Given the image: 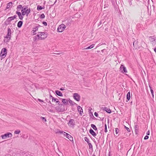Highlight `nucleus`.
<instances>
[{
	"label": "nucleus",
	"instance_id": "58",
	"mask_svg": "<svg viewBox=\"0 0 156 156\" xmlns=\"http://www.w3.org/2000/svg\"><path fill=\"white\" fill-rule=\"evenodd\" d=\"M56 2H57V0H55V2H54V4H53V5H54V4L55 3H56Z\"/></svg>",
	"mask_w": 156,
	"mask_h": 156
},
{
	"label": "nucleus",
	"instance_id": "20",
	"mask_svg": "<svg viewBox=\"0 0 156 156\" xmlns=\"http://www.w3.org/2000/svg\"><path fill=\"white\" fill-rule=\"evenodd\" d=\"M23 24V22L22 21H20L17 23V26L18 28H20Z\"/></svg>",
	"mask_w": 156,
	"mask_h": 156
},
{
	"label": "nucleus",
	"instance_id": "55",
	"mask_svg": "<svg viewBox=\"0 0 156 156\" xmlns=\"http://www.w3.org/2000/svg\"><path fill=\"white\" fill-rule=\"evenodd\" d=\"M59 100H60V101H62V99H63L61 98H59Z\"/></svg>",
	"mask_w": 156,
	"mask_h": 156
},
{
	"label": "nucleus",
	"instance_id": "13",
	"mask_svg": "<svg viewBox=\"0 0 156 156\" xmlns=\"http://www.w3.org/2000/svg\"><path fill=\"white\" fill-rule=\"evenodd\" d=\"M77 110L80 115H82L83 112V110L82 108L80 106H78L77 108Z\"/></svg>",
	"mask_w": 156,
	"mask_h": 156
},
{
	"label": "nucleus",
	"instance_id": "40",
	"mask_svg": "<svg viewBox=\"0 0 156 156\" xmlns=\"http://www.w3.org/2000/svg\"><path fill=\"white\" fill-rule=\"evenodd\" d=\"M119 131V129H118L117 128L116 129L115 132H116V134H117L118 133Z\"/></svg>",
	"mask_w": 156,
	"mask_h": 156
},
{
	"label": "nucleus",
	"instance_id": "61",
	"mask_svg": "<svg viewBox=\"0 0 156 156\" xmlns=\"http://www.w3.org/2000/svg\"><path fill=\"white\" fill-rule=\"evenodd\" d=\"M97 52H98V53H99V52H100V51H97Z\"/></svg>",
	"mask_w": 156,
	"mask_h": 156
},
{
	"label": "nucleus",
	"instance_id": "23",
	"mask_svg": "<svg viewBox=\"0 0 156 156\" xmlns=\"http://www.w3.org/2000/svg\"><path fill=\"white\" fill-rule=\"evenodd\" d=\"M94 46V44H92L90 45V46H89V47H87L86 48H84V49H90L92 48H93Z\"/></svg>",
	"mask_w": 156,
	"mask_h": 156
},
{
	"label": "nucleus",
	"instance_id": "59",
	"mask_svg": "<svg viewBox=\"0 0 156 156\" xmlns=\"http://www.w3.org/2000/svg\"><path fill=\"white\" fill-rule=\"evenodd\" d=\"M98 142L99 143H100V140H98Z\"/></svg>",
	"mask_w": 156,
	"mask_h": 156
},
{
	"label": "nucleus",
	"instance_id": "26",
	"mask_svg": "<svg viewBox=\"0 0 156 156\" xmlns=\"http://www.w3.org/2000/svg\"><path fill=\"white\" fill-rule=\"evenodd\" d=\"M150 40L151 42H153L154 41H155V39L153 37V36H150L149 37Z\"/></svg>",
	"mask_w": 156,
	"mask_h": 156
},
{
	"label": "nucleus",
	"instance_id": "9",
	"mask_svg": "<svg viewBox=\"0 0 156 156\" xmlns=\"http://www.w3.org/2000/svg\"><path fill=\"white\" fill-rule=\"evenodd\" d=\"M68 124L71 127H74L75 125L74 120L70 119L68 123Z\"/></svg>",
	"mask_w": 156,
	"mask_h": 156
},
{
	"label": "nucleus",
	"instance_id": "11",
	"mask_svg": "<svg viewBox=\"0 0 156 156\" xmlns=\"http://www.w3.org/2000/svg\"><path fill=\"white\" fill-rule=\"evenodd\" d=\"M64 136H65L66 138L69 139L70 141H73V138L72 136L67 133H65V135H64Z\"/></svg>",
	"mask_w": 156,
	"mask_h": 156
},
{
	"label": "nucleus",
	"instance_id": "22",
	"mask_svg": "<svg viewBox=\"0 0 156 156\" xmlns=\"http://www.w3.org/2000/svg\"><path fill=\"white\" fill-rule=\"evenodd\" d=\"M68 102L69 103H70L71 105H77V104H76L73 101H72L71 100H70V99H69L68 100Z\"/></svg>",
	"mask_w": 156,
	"mask_h": 156
},
{
	"label": "nucleus",
	"instance_id": "16",
	"mask_svg": "<svg viewBox=\"0 0 156 156\" xmlns=\"http://www.w3.org/2000/svg\"><path fill=\"white\" fill-rule=\"evenodd\" d=\"M102 109L108 113H111L112 112L111 110L109 108L106 107H102Z\"/></svg>",
	"mask_w": 156,
	"mask_h": 156
},
{
	"label": "nucleus",
	"instance_id": "21",
	"mask_svg": "<svg viewBox=\"0 0 156 156\" xmlns=\"http://www.w3.org/2000/svg\"><path fill=\"white\" fill-rule=\"evenodd\" d=\"M130 98V91L126 95V99H127V102L128 101H129Z\"/></svg>",
	"mask_w": 156,
	"mask_h": 156
},
{
	"label": "nucleus",
	"instance_id": "31",
	"mask_svg": "<svg viewBox=\"0 0 156 156\" xmlns=\"http://www.w3.org/2000/svg\"><path fill=\"white\" fill-rule=\"evenodd\" d=\"M85 140L87 142V143L88 144L89 143V139L87 137H85L84 138Z\"/></svg>",
	"mask_w": 156,
	"mask_h": 156
},
{
	"label": "nucleus",
	"instance_id": "62",
	"mask_svg": "<svg viewBox=\"0 0 156 156\" xmlns=\"http://www.w3.org/2000/svg\"><path fill=\"white\" fill-rule=\"evenodd\" d=\"M92 116H93V117H94V118H95V117H94V116H93V114H92Z\"/></svg>",
	"mask_w": 156,
	"mask_h": 156
},
{
	"label": "nucleus",
	"instance_id": "38",
	"mask_svg": "<svg viewBox=\"0 0 156 156\" xmlns=\"http://www.w3.org/2000/svg\"><path fill=\"white\" fill-rule=\"evenodd\" d=\"M40 17L41 19H44L45 17L44 15V14H41L40 16Z\"/></svg>",
	"mask_w": 156,
	"mask_h": 156
},
{
	"label": "nucleus",
	"instance_id": "56",
	"mask_svg": "<svg viewBox=\"0 0 156 156\" xmlns=\"http://www.w3.org/2000/svg\"><path fill=\"white\" fill-rule=\"evenodd\" d=\"M105 50V49H103V50H102L101 51V52H103V51H104V50Z\"/></svg>",
	"mask_w": 156,
	"mask_h": 156
},
{
	"label": "nucleus",
	"instance_id": "5",
	"mask_svg": "<svg viewBox=\"0 0 156 156\" xmlns=\"http://www.w3.org/2000/svg\"><path fill=\"white\" fill-rule=\"evenodd\" d=\"M12 136V134L10 133H7L4 135H1V137L4 139H6L7 137H11Z\"/></svg>",
	"mask_w": 156,
	"mask_h": 156
},
{
	"label": "nucleus",
	"instance_id": "53",
	"mask_svg": "<svg viewBox=\"0 0 156 156\" xmlns=\"http://www.w3.org/2000/svg\"><path fill=\"white\" fill-rule=\"evenodd\" d=\"M99 118H100V119H99V120H103L104 118H102V119H101V118L100 117H99Z\"/></svg>",
	"mask_w": 156,
	"mask_h": 156
},
{
	"label": "nucleus",
	"instance_id": "60",
	"mask_svg": "<svg viewBox=\"0 0 156 156\" xmlns=\"http://www.w3.org/2000/svg\"><path fill=\"white\" fill-rule=\"evenodd\" d=\"M92 156H96V155H95V154H94Z\"/></svg>",
	"mask_w": 156,
	"mask_h": 156
},
{
	"label": "nucleus",
	"instance_id": "49",
	"mask_svg": "<svg viewBox=\"0 0 156 156\" xmlns=\"http://www.w3.org/2000/svg\"><path fill=\"white\" fill-rule=\"evenodd\" d=\"M38 100L40 102H43V101L40 99H38Z\"/></svg>",
	"mask_w": 156,
	"mask_h": 156
},
{
	"label": "nucleus",
	"instance_id": "24",
	"mask_svg": "<svg viewBox=\"0 0 156 156\" xmlns=\"http://www.w3.org/2000/svg\"><path fill=\"white\" fill-rule=\"evenodd\" d=\"M23 7L22 6V5H18L16 9H17V11H19L20 10L21 8L22 9Z\"/></svg>",
	"mask_w": 156,
	"mask_h": 156
},
{
	"label": "nucleus",
	"instance_id": "33",
	"mask_svg": "<svg viewBox=\"0 0 156 156\" xmlns=\"http://www.w3.org/2000/svg\"><path fill=\"white\" fill-rule=\"evenodd\" d=\"M88 144L89 145V149L93 148V146L92 145V144L90 143L89 142V143H88Z\"/></svg>",
	"mask_w": 156,
	"mask_h": 156
},
{
	"label": "nucleus",
	"instance_id": "17",
	"mask_svg": "<svg viewBox=\"0 0 156 156\" xmlns=\"http://www.w3.org/2000/svg\"><path fill=\"white\" fill-rule=\"evenodd\" d=\"M62 105H67L68 104V99H62Z\"/></svg>",
	"mask_w": 156,
	"mask_h": 156
},
{
	"label": "nucleus",
	"instance_id": "52",
	"mask_svg": "<svg viewBox=\"0 0 156 156\" xmlns=\"http://www.w3.org/2000/svg\"><path fill=\"white\" fill-rule=\"evenodd\" d=\"M102 24V22L100 21L98 24V27Z\"/></svg>",
	"mask_w": 156,
	"mask_h": 156
},
{
	"label": "nucleus",
	"instance_id": "44",
	"mask_svg": "<svg viewBox=\"0 0 156 156\" xmlns=\"http://www.w3.org/2000/svg\"><path fill=\"white\" fill-rule=\"evenodd\" d=\"M149 138V136L147 135H146L144 137V140H147Z\"/></svg>",
	"mask_w": 156,
	"mask_h": 156
},
{
	"label": "nucleus",
	"instance_id": "45",
	"mask_svg": "<svg viewBox=\"0 0 156 156\" xmlns=\"http://www.w3.org/2000/svg\"><path fill=\"white\" fill-rule=\"evenodd\" d=\"M94 115L95 116H96L97 117H98V114L96 112H94Z\"/></svg>",
	"mask_w": 156,
	"mask_h": 156
},
{
	"label": "nucleus",
	"instance_id": "8",
	"mask_svg": "<svg viewBox=\"0 0 156 156\" xmlns=\"http://www.w3.org/2000/svg\"><path fill=\"white\" fill-rule=\"evenodd\" d=\"M73 97L74 99L77 101H79L80 100V96L77 93L73 94Z\"/></svg>",
	"mask_w": 156,
	"mask_h": 156
},
{
	"label": "nucleus",
	"instance_id": "46",
	"mask_svg": "<svg viewBox=\"0 0 156 156\" xmlns=\"http://www.w3.org/2000/svg\"><path fill=\"white\" fill-rule=\"evenodd\" d=\"M32 32V33L33 35H35L36 34V33H35L36 31H35L34 30H33Z\"/></svg>",
	"mask_w": 156,
	"mask_h": 156
},
{
	"label": "nucleus",
	"instance_id": "1",
	"mask_svg": "<svg viewBox=\"0 0 156 156\" xmlns=\"http://www.w3.org/2000/svg\"><path fill=\"white\" fill-rule=\"evenodd\" d=\"M30 8L27 9V6H25V7L23 6L21 9L22 14L23 15H26L27 16L30 12Z\"/></svg>",
	"mask_w": 156,
	"mask_h": 156
},
{
	"label": "nucleus",
	"instance_id": "47",
	"mask_svg": "<svg viewBox=\"0 0 156 156\" xmlns=\"http://www.w3.org/2000/svg\"><path fill=\"white\" fill-rule=\"evenodd\" d=\"M13 19L14 20V19L16 18L17 17V16L16 15H15L13 16H12Z\"/></svg>",
	"mask_w": 156,
	"mask_h": 156
},
{
	"label": "nucleus",
	"instance_id": "63",
	"mask_svg": "<svg viewBox=\"0 0 156 156\" xmlns=\"http://www.w3.org/2000/svg\"><path fill=\"white\" fill-rule=\"evenodd\" d=\"M38 26V27H40L41 26L39 25L38 24V26Z\"/></svg>",
	"mask_w": 156,
	"mask_h": 156
},
{
	"label": "nucleus",
	"instance_id": "51",
	"mask_svg": "<svg viewBox=\"0 0 156 156\" xmlns=\"http://www.w3.org/2000/svg\"><path fill=\"white\" fill-rule=\"evenodd\" d=\"M60 90H65V88L64 87H62L60 89Z\"/></svg>",
	"mask_w": 156,
	"mask_h": 156
},
{
	"label": "nucleus",
	"instance_id": "36",
	"mask_svg": "<svg viewBox=\"0 0 156 156\" xmlns=\"http://www.w3.org/2000/svg\"><path fill=\"white\" fill-rule=\"evenodd\" d=\"M105 130H104L105 132V133H107L108 131H107V125L106 124H105Z\"/></svg>",
	"mask_w": 156,
	"mask_h": 156
},
{
	"label": "nucleus",
	"instance_id": "10",
	"mask_svg": "<svg viewBox=\"0 0 156 156\" xmlns=\"http://www.w3.org/2000/svg\"><path fill=\"white\" fill-rule=\"evenodd\" d=\"M120 69L121 70V73H126L127 72L126 67H125L123 65H121Z\"/></svg>",
	"mask_w": 156,
	"mask_h": 156
},
{
	"label": "nucleus",
	"instance_id": "25",
	"mask_svg": "<svg viewBox=\"0 0 156 156\" xmlns=\"http://www.w3.org/2000/svg\"><path fill=\"white\" fill-rule=\"evenodd\" d=\"M12 2H9L7 4V5L6 6V9H8L10 7L12 6Z\"/></svg>",
	"mask_w": 156,
	"mask_h": 156
},
{
	"label": "nucleus",
	"instance_id": "12",
	"mask_svg": "<svg viewBox=\"0 0 156 156\" xmlns=\"http://www.w3.org/2000/svg\"><path fill=\"white\" fill-rule=\"evenodd\" d=\"M138 41L137 40L133 42V45L135 48L139 49L140 46L138 44Z\"/></svg>",
	"mask_w": 156,
	"mask_h": 156
},
{
	"label": "nucleus",
	"instance_id": "2",
	"mask_svg": "<svg viewBox=\"0 0 156 156\" xmlns=\"http://www.w3.org/2000/svg\"><path fill=\"white\" fill-rule=\"evenodd\" d=\"M38 34L37 35L38 40L45 39L48 37V34L47 33L44 32H38Z\"/></svg>",
	"mask_w": 156,
	"mask_h": 156
},
{
	"label": "nucleus",
	"instance_id": "30",
	"mask_svg": "<svg viewBox=\"0 0 156 156\" xmlns=\"http://www.w3.org/2000/svg\"><path fill=\"white\" fill-rule=\"evenodd\" d=\"M33 30L35 31H37L38 29V26H35L33 27Z\"/></svg>",
	"mask_w": 156,
	"mask_h": 156
},
{
	"label": "nucleus",
	"instance_id": "42",
	"mask_svg": "<svg viewBox=\"0 0 156 156\" xmlns=\"http://www.w3.org/2000/svg\"><path fill=\"white\" fill-rule=\"evenodd\" d=\"M59 133L61 134H62L64 135H65V133H66L65 132H63V131H59Z\"/></svg>",
	"mask_w": 156,
	"mask_h": 156
},
{
	"label": "nucleus",
	"instance_id": "41",
	"mask_svg": "<svg viewBox=\"0 0 156 156\" xmlns=\"http://www.w3.org/2000/svg\"><path fill=\"white\" fill-rule=\"evenodd\" d=\"M43 24H44L45 26H47V23L45 21H43L42 23Z\"/></svg>",
	"mask_w": 156,
	"mask_h": 156
},
{
	"label": "nucleus",
	"instance_id": "57",
	"mask_svg": "<svg viewBox=\"0 0 156 156\" xmlns=\"http://www.w3.org/2000/svg\"><path fill=\"white\" fill-rule=\"evenodd\" d=\"M61 54V53H56V54H56V55H59V54Z\"/></svg>",
	"mask_w": 156,
	"mask_h": 156
},
{
	"label": "nucleus",
	"instance_id": "27",
	"mask_svg": "<svg viewBox=\"0 0 156 156\" xmlns=\"http://www.w3.org/2000/svg\"><path fill=\"white\" fill-rule=\"evenodd\" d=\"M91 127L93 128V129L95 130H97V128L96 126L95 125L93 124H91Z\"/></svg>",
	"mask_w": 156,
	"mask_h": 156
},
{
	"label": "nucleus",
	"instance_id": "64",
	"mask_svg": "<svg viewBox=\"0 0 156 156\" xmlns=\"http://www.w3.org/2000/svg\"><path fill=\"white\" fill-rule=\"evenodd\" d=\"M49 99L50 100H51V98H49Z\"/></svg>",
	"mask_w": 156,
	"mask_h": 156
},
{
	"label": "nucleus",
	"instance_id": "32",
	"mask_svg": "<svg viewBox=\"0 0 156 156\" xmlns=\"http://www.w3.org/2000/svg\"><path fill=\"white\" fill-rule=\"evenodd\" d=\"M98 126L101 127H103V122H100V123L98 124Z\"/></svg>",
	"mask_w": 156,
	"mask_h": 156
},
{
	"label": "nucleus",
	"instance_id": "3",
	"mask_svg": "<svg viewBox=\"0 0 156 156\" xmlns=\"http://www.w3.org/2000/svg\"><path fill=\"white\" fill-rule=\"evenodd\" d=\"M12 32L11 29L9 28H8L7 33L6 35L4 37V38L6 39L8 41H9L11 39V34Z\"/></svg>",
	"mask_w": 156,
	"mask_h": 156
},
{
	"label": "nucleus",
	"instance_id": "6",
	"mask_svg": "<svg viewBox=\"0 0 156 156\" xmlns=\"http://www.w3.org/2000/svg\"><path fill=\"white\" fill-rule=\"evenodd\" d=\"M14 19L12 17V16L9 17H8L4 22V24L5 25L7 26L9 24H11L10 22L11 21L13 20Z\"/></svg>",
	"mask_w": 156,
	"mask_h": 156
},
{
	"label": "nucleus",
	"instance_id": "18",
	"mask_svg": "<svg viewBox=\"0 0 156 156\" xmlns=\"http://www.w3.org/2000/svg\"><path fill=\"white\" fill-rule=\"evenodd\" d=\"M89 133L93 136H94L96 135V133L94 131L91 129H90L89 131Z\"/></svg>",
	"mask_w": 156,
	"mask_h": 156
},
{
	"label": "nucleus",
	"instance_id": "14",
	"mask_svg": "<svg viewBox=\"0 0 156 156\" xmlns=\"http://www.w3.org/2000/svg\"><path fill=\"white\" fill-rule=\"evenodd\" d=\"M16 13L18 15L19 18L20 20H22L23 18V15L22 13L18 11H16Z\"/></svg>",
	"mask_w": 156,
	"mask_h": 156
},
{
	"label": "nucleus",
	"instance_id": "50",
	"mask_svg": "<svg viewBox=\"0 0 156 156\" xmlns=\"http://www.w3.org/2000/svg\"><path fill=\"white\" fill-rule=\"evenodd\" d=\"M147 135H150V131L149 130H148L147 133Z\"/></svg>",
	"mask_w": 156,
	"mask_h": 156
},
{
	"label": "nucleus",
	"instance_id": "35",
	"mask_svg": "<svg viewBox=\"0 0 156 156\" xmlns=\"http://www.w3.org/2000/svg\"><path fill=\"white\" fill-rule=\"evenodd\" d=\"M45 101H46L47 102L50 104H52L51 103V101H50V100H48V99L47 98H46L45 99Z\"/></svg>",
	"mask_w": 156,
	"mask_h": 156
},
{
	"label": "nucleus",
	"instance_id": "4",
	"mask_svg": "<svg viewBox=\"0 0 156 156\" xmlns=\"http://www.w3.org/2000/svg\"><path fill=\"white\" fill-rule=\"evenodd\" d=\"M7 54V50L6 48H3L1 52L0 56L2 58H4L6 56Z\"/></svg>",
	"mask_w": 156,
	"mask_h": 156
},
{
	"label": "nucleus",
	"instance_id": "15",
	"mask_svg": "<svg viewBox=\"0 0 156 156\" xmlns=\"http://www.w3.org/2000/svg\"><path fill=\"white\" fill-rule=\"evenodd\" d=\"M52 101H55L56 103H57L58 104L59 106H60L61 107L62 106V104H60V101L59 100H58V99L55 98H53Z\"/></svg>",
	"mask_w": 156,
	"mask_h": 156
},
{
	"label": "nucleus",
	"instance_id": "48",
	"mask_svg": "<svg viewBox=\"0 0 156 156\" xmlns=\"http://www.w3.org/2000/svg\"><path fill=\"white\" fill-rule=\"evenodd\" d=\"M49 98H51V99L52 100V98H54L53 97L51 94H49Z\"/></svg>",
	"mask_w": 156,
	"mask_h": 156
},
{
	"label": "nucleus",
	"instance_id": "43",
	"mask_svg": "<svg viewBox=\"0 0 156 156\" xmlns=\"http://www.w3.org/2000/svg\"><path fill=\"white\" fill-rule=\"evenodd\" d=\"M137 126V125H135L134 126V129H135V131L136 132V130L137 129V128H138Z\"/></svg>",
	"mask_w": 156,
	"mask_h": 156
},
{
	"label": "nucleus",
	"instance_id": "34",
	"mask_svg": "<svg viewBox=\"0 0 156 156\" xmlns=\"http://www.w3.org/2000/svg\"><path fill=\"white\" fill-rule=\"evenodd\" d=\"M41 119L42 120L44 121V122H46V119L44 117H41Z\"/></svg>",
	"mask_w": 156,
	"mask_h": 156
},
{
	"label": "nucleus",
	"instance_id": "54",
	"mask_svg": "<svg viewBox=\"0 0 156 156\" xmlns=\"http://www.w3.org/2000/svg\"><path fill=\"white\" fill-rule=\"evenodd\" d=\"M37 39V38L36 37H34V41L36 40Z\"/></svg>",
	"mask_w": 156,
	"mask_h": 156
},
{
	"label": "nucleus",
	"instance_id": "28",
	"mask_svg": "<svg viewBox=\"0 0 156 156\" xmlns=\"http://www.w3.org/2000/svg\"><path fill=\"white\" fill-rule=\"evenodd\" d=\"M44 7H41V6L39 5H38L37 6V9L38 10H41L43 9H44Z\"/></svg>",
	"mask_w": 156,
	"mask_h": 156
},
{
	"label": "nucleus",
	"instance_id": "19",
	"mask_svg": "<svg viewBox=\"0 0 156 156\" xmlns=\"http://www.w3.org/2000/svg\"><path fill=\"white\" fill-rule=\"evenodd\" d=\"M55 93L57 95L61 97L63 96V94L60 91H59L58 90H56L55 91Z\"/></svg>",
	"mask_w": 156,
	"mask_h": 156
},
{
	"label": "nucleus",
	"instance_id": "37",
	"mask_svg": "<svg viewBox=\"0 0 156 156\" xmlns=\"http://www.w3.org/2000/svg\"><path fill=\"white\" fill-rule=\"evenodd\" d=\"M20 130H16L15 131L14 133L15 134H19L20 133Z\"/></svg>",
	"mask_w": 156,
	"mask_h": 156
},
{
	"label": "nucleus",
	"instance_id": "29",
	"mask_svg": "<svg viewBox=\"0 0 156 156\" xmlns=\"http://www.w3.org/2000/svg\"><path fill=\"white\" fill-rule=\"evenodd\" d=\"M149 87L150 88V90H151L152 95L153 97H154V91H153V90L152 89L150 85H149Z\"/></svg>",
	"mask_w": 156,
	"mask_h": 156
},
{
	"label": "nucleus",
	"instance_id": "39",
	"mask_svg": "<svg viewBox=\"0 0 156 156\" xmlns=\"http://www.w3.org/2000/svg\"><path fill=\"white\" fill-rule=\"evenodd\" d=\"M124 127L126 129V130L128 132H130V129H129V128L127 127L126 126H124Z\"/></svg>",
	"mask_w": 156,
	"mask_h": 156
},
{
	"label": "nucleus",
	"instance_id": "7",
	"mask_svg": "<svg viewBox=\"0 0 156 156\" xmlns=\"http://www.w3.org/2000/svg\"><path fill=\"white\" fill-rule=\"evenodd\" d=\"M66 28L65 25L63 24H62L59 25L58 28V31L59 32H61Z\"/></svg>",
	"mask_w": 156,
	"mask_h": 156
}]
</instances>
